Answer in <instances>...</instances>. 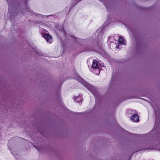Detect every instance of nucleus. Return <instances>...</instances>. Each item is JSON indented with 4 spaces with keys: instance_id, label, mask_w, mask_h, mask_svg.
Segmentation results:
<instances>
[{
    "instance_id": "nucleus-1",
    "label": "nucleus",
    "mask_w": 160,
    "mask_h": 160,
    "mask_svg": "<svg viewBox=\"0 0 160 160\" xmlns=\"http://www.w3.org/2000/svg\"><path fill=\"white\" fill-rule=\"evenodd\" d=\"M92 68L95 69V70L97 71V73L95 72V74L98 75L100 73V65L98 63L96 60H94L92 62Z\"/></svg>"
},
{
    "instance_id": "nucleus-2",
    "label": "nucleus",
    "mask_w": 160,
    "mask_h": 160,
    "mask_svg": "<svg viewBox=\"0 0 160 160\" xmlns=\"http://www.w3.org/2000/svg\"><path fill=\"white\" fill-rule=\"evenodd\" d=\"M43 37L45 38L47 41L49 43L52 42V37L49 35L46 34L43 35Z\"/></svg>"
},
{
    "instance_id": "nucleus-3",
    "label": "nucleus",
    "mask_w": 160,
    "mask_h": 160,
    "mask_svg": "<svg viewBox=\"0 0 160 160\" xmlns=\"http://www.w3.org/2000/svg\"><path fill=\"white\" fill-rule=\"evenodd\" d=\"M131 119L132 121L135 122H137L139 121V117L137 114L133 115L131 117Z\"/></svg>"
},
{
    "instance_id": "nucleus-4",
    "label": "nucleus",
    "mask_w": 160,
    "mask_h": 160,
    "mask_svg": "<svg viewBox=\"0 0 160 160\" xmlns=\"http://www.w3.org/2000/svg\"><path fill=\"white\" fill-rule=\"evenodd\" d=\"M125 41L124 39L122 37H120L119 38V45L125 44Z\"/></svg>"
},
{
    "instance_id": "nucleus-5",
    "label": "nucleus",
    "mask_w": 160,
    "mask_h": 160,
    "mask_svg": "<svg viewBox=\"0 0 160 160\" xmlns=\"http://www.w3.org/2000/svg\"><path fill=\"white\" fill-rule=\"evenodd\" d=\"M93 72L95 74V72L96 73H97V71L96 70L95 71L94 69V71L93 70Z\"/></svg>"
}]
</instances>
